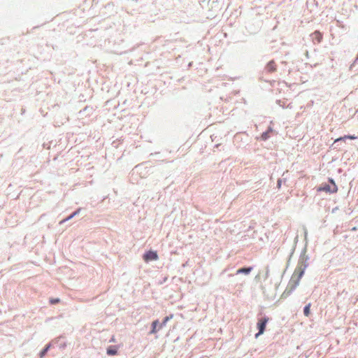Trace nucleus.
<instances>
[{"mask_svg": "<svg viewBox=\"0 0 358 358\" xmlns=\"http://www.w3.org/2000/svg\"><path fill=\"white\" fill-rule=\"evenodd\" d=\"M318 191H325V192H336L337 191V187L335 185V183L333 182V187H331L329 185H326L323 187H321L318 189Z\"/></svg>", "mask_w": 358, "mask_h": 358, "instance_id": "nucleus-4", "label": "nucleus"}, {"mask_svg": "<svg viewBox=\"0 0 358 358\" xmlns=\"http://www.w3.org/2000/svg\"><path fill=\"white\" fill-rule=\"evenodd\" d=\"M117 351L115 348H109L107 349V354L108 355H117Z\"/></svg>", "mask_w": 358, "mask_h": 358, "instance_id": "nucleus-11", "label": "nucleus"}, {"mask_svg": "<svg viewBox=\"0 0 358 358\" xmlns=\"http://www.w3.org/2000/svg\"><path fill=\"white\" fill-rule=\"evenodd\" d=\"M304 273V271L301 268H296L292 277L291 280L294 281V285L292 287V289H295L299 284L300 280Z\"/></svg>", "mask_w": 358, "mask_h": 358, "instance_id": "nucleus-1", "label": "nucleus"}, {"mask_svg": "<svg viewBox=\"0 0 358 358\" xmlns=\"http://www.w3.org/2000/svg\"><path fill=\"white\" fill-rule=\"evenodd\" d=\"M268 320L269 319L267 317H264L258 320L257 327V329H259V332L255 334V338H258L260 335H262L264 333Z\"/></svg>", "mask_w": 358, "mask_h": 358, "instance_id": "nucleus-2", "label": "nucleus"}, {"mask_svg": "<svg viewBox=\"0 0 358 358\" xmlns=\"http://www.w3.org/2000/svg\"><path fill=\"white\" fill-rule=\"evenodd\" d=\"M78 211H79V210H77V211H76V212H74L73 213H72L70 216H69V217L66 219V220H69L71 219L72 217H73L76 215H77V214L78 213Z\"/></svg>", "mask_w": 358, "mask_h": 358, "instance_id": "nucleus-13", "label": "nucleus"}, {"mask_svg": "<svg viewBox=\"0 0 358 358\" xmlns=\"http://www.w3.org/2000/svg\"><path fill=\"white\" fill-rule=\"evenodd\" d=\"M310 306H311V303H309L308 305H306L304 307L303 313H304V315L306 316V317H308L310 315Z\"/></svg>", "mask_w": 358, "mask_h": 358, "instance_id": "nucleus-9", "label": "nucleus"}, {"mask_svg": "<svg viewBox=\"0 0 358 358\" xmlns=\"http://www.w3.org/2000/svg\"><path fill=\"white\" fill-rule=\"evenodd\" d=\"M251 271H252V268L251 267H249V268H239L238 270H237L236 273L237 274H240V273L248 274Z\"/></svg>", "mask_w": 358, "mask_h": 358, "instance_id": "nucleus-7", "label": "nucleus"}, {"mask_svg": "<svg viewBox=\"0 0 358 358\" xmlns=\"http://www.w3.org/2000/svg\"><path fill=\"white\" fill-rule=\"evenodd\" d=\"M159 322L158 320H155L152 324V329L150 331V334H155L157 333V326Z\"/></svg>", "mask_w": 358, "mask_h": 358, "instance_id": "nucleus-10", "label": "nucleus"}, {"mask_svg": "<svg viewBox=\"0 0 358 358\" xmlns=\"http://www.w3.org/2000/svg\"><path fill=\"white\" fill-rule=\"evenodd\" d=\"M158 259V255L155 251L150 250L144 254L143 259L145 262L157 260Z\"/></svg>", "mask_w": 358, "mask_h": 358, "instance_id": "nucleus-3", "label": "nucleus"}, {"mask_svg": "<svg viewBox=\"0 0 358 358\" xmlns=\"http://www.w3.org/2000/svg\"><path fill=\"white\" fill-rule=\"evenodd\" d=\"M312 38L314 43H319L322 41L323 36L319 31H315L313 33Z\"/></svg>", "mask_w": 358, "mask_h": 358, "instance_id": "nucleus-5", "label": "nucleus"}, {"mask_svg": "<svg viewBox=\"0 0 358 358\" xmlns=\"http://www.w3.org/2000/svg\"><path fill=\"white\" fill-rule=\"evenodd\" d=\"M266 69L268 72L271 73L276 70V65L273 61L269 62L266 67Z\"/></svg>", "mask_w": 358, "mask_h": 358, "instance_id": "nucleus-6", "label": "nucleus"}, {"mask_svg": "<svg viewBox=\"0 0 358 358\" xmlns=\"http://www.w3.org/2000/svg\"><path fill=\"white\" fill-rule=\"evenodd\" d=\"M48 346L46 347L41 352V358H42L45 354L46 353V352L48 351Z\"/></svg>", "mask_w": 358, "mask_h": 358, "instance_id": "nucleus-15", "label": "nucleus"}, {"mask_svg": "<svg viewBox=\"0 0 358 358\" xmlns=\"http://www.w3.org/2000/svg\"><path fill=\"white\" fill-rule=\"evenodd\" d=\"M59 301V299H51L50 302L52 303V304H56Z\"/></svg>", "mask_w": 358, "mask_h": 358, "instance_id": "nucleus-14", "label": "nucleus"}, {"mask_svg": "<svg viewBox=\"0 0 358 358\" xmlns=\"http://www.w3.org/2000/svg\"><path fill=\"white\" fill-rule=\"evenodd\" d=\"M172 317H173V315H171L170 316H167V317H166L164 319V320H163V322H162V324L160 325L159 328H162L163 326H165V325H166V322H167L169 320H171Z\"/></svg>", "mask_w": 358, "mask_h": 358, "instance_id": "nucleus-12", "label": "nucleus"}, {"mask_svg": "<svg viewBox=\"0 0 358 358\" xmlns=\"http://www.w3.org/2000/svg\"><path fill=\"white\" fill-rule=\"evenodd\" d=\"M357 137L355 136H352V135H346V136H344L343 137H340L337 139L335 140V142H338V141H342V140H345V139H351V140H353V139H356Z\"/></svg>", "mask_w": 358, "mask_h": 358, "instance_id": "nucleus-8", "label": "nucleus"}]
</instances>
